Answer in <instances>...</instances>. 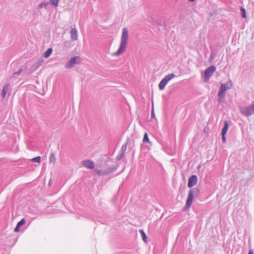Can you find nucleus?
<instances>
[{
  "label": "nucleus",
  "instance_id": "obj_27",
  "mask_svg": "<svg viewBox=\"0 0 254 254\" xmlns=\"http://www.w3.org/2000/svg\"><path fill=\"white\" fill-rule=\"evenodd\" d=\"M123 155H124V154H123V153L120 155H118L117 157L118 159H119V160L121 159L122 158Z\"/></svg>",
  "mask_w": 254,
  "mask_h": 254
},
{
  "label": "nucleus",
  "instance_id": "obj_16",
  "mask_svg": "<svg viewBox=\"0 0 254 254\" xmlns=\"http://www.w3.org/2000/svg\"><path fill=\"white\" fill-rule=\"evenodd\" d=\"M49 3L48 2L46 1H43L39 4V8L40 9L43 8H47L49 5Z\"/></svg>",
  "mask_w": 254,
  "mask_h": 254
},
{
  "label": "nucleus",
  "instance_id": "obj_22",
  "mask_svg": "<svg viewBox=\"0 0 254 254\" xmlns=\"http://www.w3.org/2000/svg\"><path fill=\"white\" fill-rule=\"evenodd\" d=\"M31 161L32 162H37V163H39L41 161V157L38 156V157L33 158L31 159Z\"/></svg>",
  "mask_w": 254,
  "mask_h": 254
},
{
  "label": "nucleus",
  "instance_id": "obj_4",
  "mask_svg": "<svg viewBox=\"0 0 254 254\" xmlns=\"http://www.w3.org/2000/svg\"><path fill=\"white\" fill-rule=\"evenodd\" d=\"M232 86V84L231 81H229L225 83L222 84L218 94L219 97L220 98H223L224 97L226 91L229 89H230Z\"/></svg>",
  "mask_w": 254,
  "mask_h": 254
},
{
  "label": "nucleus",
  "instance_id": "obj_12",
  "mask_svg": "<svg viewBox=\"0 0 254 254\" xmlns=\"http://www.w3.org/2000/svg\"><path fill=\"white\" fill-rule=\"evenodd\" d=\"M82 165L84 167L90 169H93L95 167L94 163L91 160H85L83 161Z\"/></svg>",
  "mask_w": 254,
  "mask_h": 254
},
{
  "label": "nucleus",
  "instance_id": "obj_23",
  "mask_svg": "<svg viewBox=\"0 0 254 254\" xmlns=\"http://www.w3.org/2000/svg\"><path fill=\"white\" fill-rule=\"evenodd\" d=\"M149 139L147 133H144L143 139V142H149Z\"/></svg>",
  "mask_w": 254,
  "mask_h": 254
},
{
  "label": "nucleus",
  "instance_id": "obj_19",
  "mask_svg": "<svg viewBox=\"0 0 254 254\" xmlns=\"http://www.w3.org/2000/svg\"><path fill=\"white\" fill-rule=\"evenodd\" d=\"M22 71V69L21 68L19 69L17 72H15L12 74V77H16L21 73Z\"/></svg>",
  "mask_w": 254,
  "mask_h": 254
},
{
  "label": "nucleus",
  "instance_id": "obj_13",
  "mask_svg": "<svg viewBox=\"0 0 254 254\" xmlns=\"http://www.w3.org/2000/svg\"><path fill=\"white\" fill-rule=\"evenodd\" d=\"M25 223L24 219H21L17 224L15 228L14 229L15 232H18L19 231V228L23 226Z\"/></svg>",
  "mask_w": 254,
  "mask_h": 254
},
{
  "label": "nucleus",
  "instance_id": "obj_30",
  "mask_svg": "<svg viewBox=\"0 0 254 254\" xmlns=\"http://www.w3.org/2000/svg\"><path fill=\"white\" fill-rule=\"evenodd\" d=\"M152 115H154L153 111V110H152Z\"/></svg>",
  "mask_w": 254,
  "mask_h": 254
},
{
  "label": "nucleus",
  "instance_id": "obj_28",
  "mask_svg": "<svg viewBox=\"0 0 254 254\" xmlns=\"http://www.w3.org/2000/svg\"><path fill=\"white\" fill-rule=\"evenodd\" d=\"M248 254H254V252L253 250H250Z\"/></svg>",
  "mask_w": 254,
  "mask_h": 254
},
{
  "label": "nucleus",
  "instance_id": "obj_26",
  "mask_svg": "<svg viewBox=\"0 0 254 254\" xmlns=\"http://www.w3.org/2000/svg\"><path fill=\"white\" fill-rule=\"evenodd\" d=\"M222 140L223 142H225L226 141V137H225V134H223L222 133Z\"/></svg>",
  "mask_w": 254,
  "mask_h": 254
},
{
  "label": "nucleus",
  "instance_id": "obj_2",
  "mask_svg": "<svg viewBox=\"0 0 254 254\" xmlns=\"http://www.w3.org/2000/svg\"><path fill=\"white\" fill-rule=\"evenodd\" d=\"M199 192V190L198 189H193L190 190L186 204L184 207L185 209H189L190 208L192 203L193 198L198 195Z\"/></svg>",
  "mask_w": 254,
  "mask_h": 254
},
{
  "label": "nucleus",
  "instance_id": "obj_11",
  "mask_svg": "<svg viewBox=\"0 0 254 254\" xmlns=\"http://www.w3.org/2000/svg\"><path fill=\"white\" fill-rule=\"evenodd\" d=\"M71 39L73 40H76L78 38V32L76 28H72L70 31Z\"/></svg>",
  "mask_w": 254,
  "mask_h": 254
},
{
  "label": "nucleus",
  "instance_id": "obj_3",
  "mask_svg": "<svg viewBox=\"0 0 254 254\" xmlns=\"http://www.w3.org/2000/svg\"><path fill=\"white\" fill-rule=\"evenodd\" d=\"M81 62L79 56H74L71 58L65 64V68L67 69L73 68L76 64H79Z\"/></svg>",
  "mask_w": 254,
  "mask_h": 254
},
{
  "label": "nucleus",
  "instance_id": "obj_18",
  "mask_svg": "<svg viewBox=\"0 0 254 254\" xmlns=\"http://www.w3.org/2000/svg\"><path fill=\"white\" fill-rule=\"evenodd\" d=\"M139 233L140 234L141 237H142V240L144 242H146V241H147V237L145 235V233H144V231L143 230H139Z\"/></svg>",
  "mask_w": 254,
  "mask_h": 254
},
{
  "label": "nucleus",
  "instance_id": "obj_6",
  "mask_svg": "<svg viewBox=\"0 0 254 254\" xmlns=\"http://www.w3.org/2000/svg\"><path fill=\"white\" fill-rule=\"evenodd\" d=\"M240 111L242 114L247 117L254 114V103L248 107H240Z\"/></svg>",
  "mask_w": 254,
  "mask_h": 254
},
{
  "label": "nucleus",
  "instance_id": "obj_24",
  "mask_svg": "<svg viewBox=\"0 0 254 254\" xmlns=\"http://www.w3.org/2000/svg\"><path fill=\"white\" fill-rule=\"evenodd\" d=\"M242 14V17L243 18H245L246 17V13L245 9L243 7H241V8Z\"/></svg>",
  "mask_w": 254,
  "mask_h": 254
},
{
  "label": "nucleus",
  "instance_id": "obj_21",
  "mask_svg": "<svg viewBox=\"0 0 254 254\" xmlns=\"http://www.w3.org/2000/svg\"><path fill=\"white\" fill-rule=\"evenodd\" d=\"M56 161V158H55V156L54 155V153H52L50 154V162H53L54 163Z\"/></svg>",
  "mask_w": 254,
  "mask_h": 254
},
{
  "label": "nucleus",
  "instance_id": "obj_17",
  "mask_svg": "<svg viewBox=\"0 0 254 254\" xmlns=\"http://www.w3.org/2000/svg\"><path fill=\"white\" fill-rule=\"evenodd\" d=\"M229 127V124L227 121H225L224 122V126L222 129V133L223 134H226L227 133V131Z\"/></svg>",
  "mask_w": 254,
  "mask_h": 254
},
{
  "label": "nucleus",
  "instance_id": "obj_25",
  "mask_svg": "<svg viewBox=\"0 0 254 254\" xmlns=\"http://www.w3.org/2000/svg\"><path fill=\"white\" fill-rule=\"evenodd\" d=\"M126 149H127V145L126 144L123 145L121 148V151H122L123 154H124L125 153Z\"/></svg>",
  "mask_w": 254,
  "mask_h": 254
},
{
  "label": "nucleus",
  "instance_id": "obj_15",
  "mask_svg": "<svg viewBox=\"0 0 254 254\" xmlns=\"http://www.w3.org/2000/svg\"><path fill=\"white\" fill-rule=\"evenodd\" d=\"M53 52L52 48H49L43 54V56L45 58H48L50 56Z\"/></svg>",
  "mask_w": 254,
  "mask_h": 254
},
{
  "label": "nucleus",
  "instance_id": "obj_1",
  "mask_svg": "<svg viewBox=\"0 0 254 254\" xmlns=\"http://www.w3.org/2000/svg\"><path fill=\"white\" fill-rule=\"evenodd\" d=\"M128 39V32L127 28L123 29L121 36L120 47L118 50L113 54L114 56H117L122 55L126 50V47Z\"/></svg>",
  "mask_w": 254,
  "mask_h": 254
},
{
  "label": "nucleus",
  "instance_id": "obj_5",
  "mask_svg": "<svg viewBox=\"0 0 254 254\" xmlns=\"http://www.w3.org/2000/svg\"><path fill=\"white\" fill-rule=\"evenodd\" d=\"M175 75L174 73H171L165 76L159 84V88L160 90H163L165 89L166 85L168 82L172 79Z\"/></svg>",
  "mask_w": 254,
  "mask_h": 254
},
{
  "label": "nucleus",
  "instance_id": "obj_29",
  "mask_svg": "<svg viewBox=\"0 0 254 254\" xmlns=\"http://www.w3.org/2000/svg\"><path fill=\"white\" fill-rule=\"evenodd\" d=\"M190 1H191V2H192V1H194V0H189Z\"/></svg>",
  "mask_w": 254,
  "mask_h": 254
},
{
  "label": "nucleus",
  "instance_id": "obj_10",
  "mask_svg": "<svg viewBox=\"0 0 254 254\" xmlns=\"http://www.w3.org/2000/svg\"><path fill=\"white\" fill-rule=\"evenodd\" d=\"M197 182V177L196 175H192L189 179L188 186L189 188H191L196 184Z\"/></svg>",
  "mask_w": 254,
  "mask_h": 254
},
{
  "label": "nucleus",
  "instance_id": "obj_20",
  "mask_svg": "<svg viewBox=\"0 0 254 254\" xmlns=\"http://www.w3.org/2000/svg\"><path fill=\"white\" fill-rule=\"evenodd\" d=\"M50 4L57 6L59 3V0H50Z\"/></svg>",
  "mask_w": 254,
  "mask_h": 254
},
{
  "label": "nucleus",
  "instance_id": "obj_8",
  "mask_svg": "<svg viewBox=\"0 0 254 254\" xmlns=\"http://www.w3.org/2000/svg\"><path fill=\"white\" fill-rule=\"evenodd\" d=\"M116 167H110L108 168L107 170L104 169H96L94 170V172L96 174L100 176H104L109 174L110 173L113 172L115 170H116Z\"/></svg>",
  "mask_w": 254,
  "mask_h": 254
},
{
  "label": "nucleus",
  "instance_id": "obj_9",
  "mask_svg": "<svg viewBox=\"0 0 254 254\" xmlns=\"http://www.w3.org/2000/svg\"><path fill=\"white\" fill-rule=\"evenodd\" d=\"M44 63V60L41 59L33 63L28 70L29 73H31L40 67Z\"/></svg>",
  "mask_w": 254,
  "mask_h": 254
},
{
  "label": "nucleus",
  "instance_id": "obj_14",
  "mask_svg": "<svg viewBox=\"0 0 254 254\" xmlns=\"http://www.w3.org/2000/svg\"><path fill=\"white\" fill-rule=\"evenodd\" d=\"M9 84H6L4 87H3L2 91V98H5L6 93L7 92L8 89Z\"/></svg>",
  "mask_w": 254,
  "mask_h": 254
},
{
  "label": "nucleus",
  "instance_id": "obj_7",
  "mask_svg": "<svg viewBox=\"0 0 254 254\" xmlns=\"http://www.w3.org/2000/svg\"><path fill=\"white\" fill-rule=\"evenodd\" d=\"M216 67L214 66L208 67L204 71V77L205 82L207 81L212 74L215 72Z\"/></svg>",
  "mask_w": 254,
  "mask_h": 254
}]
</instances>
